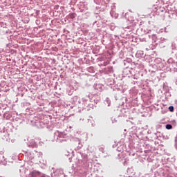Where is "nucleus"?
Listing matches in <instances>:
<instances>
[{"mask_svg":"<svg viewBox=\"0 0 177 177\" xmlns=\"http://www.w3.org/2000/svg\"><path fill=\"white\" fill-rule=\"evenodd\" d=\"M30 123L33 127L37 128H48L50 129V123L48 120V117L44 116L43 119H39L38 117H35L30 120Z\"/></svg>","mask_w":177,"mask_h":177,"instance_id":"nucleus-1","label":"nucleus"},{"mask_svg":"<svg viewBox=\"0 0 177 177\" xmlns=\"http://www.w3.org/2000/svg\"><path fill=\"white\" fill-rule=\"evenodd\" d=\"M54 140L58 143L67 142V140H68V136H67V133H66L64 131L57 130L54 133Z\"/></svg>","mask_w":177,"mask_h":177,"instance_id":"nucleus-2","label":"nucleus"},{"mask_svg":"<svg viewBox=\"0 0 177 177\" xmlns=\"http://www.w3.org/2000/svg\"><path fill=\"white\" fill-rule=\"evenodd\" d=\"M82 159L81 161L84 165V167H88L89 165V159L88 158V155L86 153H81Z\"/></svg>","mask_w":177,"mask_h":177,"instance_id":"nucleus-3","label":"nucleus"},{"mask_svg":"<svg viewBox=\"0 0 177 177\" xmlns=\"http://www.w3.org/2000/svg\"><path fill=\"white\" fill-rule=\"evenodd\" d=\"M0 164L1 165H6V160L5 156H3V151H0Z\"/></svg>","mask_w":177,"mask_h":177,"instance_id":"nucleus-4","label":"nucleus"},{"mask_svg":"<svg viewBox=\"0 0 177 177\" xmlns=\"http://www.w3.org/2000/svg\"><path fill=\"white\" fill-rule=\"evenodd\" d=\"M41 176V172L34 170L30 171L29 174V177H39Z\"/></svg>","mask_w":177,"mask_h":177,"instance_id":"nucleus-5","label":"nucleus"},{"mask_svg":"<svg viewBox=\"0 0 177 177\" xmlns=\"http://www.w3.org/2000/svg\"><path fill=\"white\" fill-rule=\"evenodd\" d=\"M104 72L106 74H113V73H114V70L113 69V66H107L104 69Z\"/></svg>","mask_w":177,"mask_h":177,"instance_id":"nucleus-6","label":"nucleus"},{"mask_svg":"<svg viewBox=\"0 0 177 177\" xmlns=\"http://www.w3.org/2000/svg\"><path fill=\"white\" fill-rule=\"evenodd\" d=\"M151 39H152V44H154V45H156V44H158V39L157 38V35H152Z\"/></svg>","mask_w":177,"mask_h":177,"instance_id":"nucleus-7","label":"nucleus"},{"mask_svg":"<svg viewBox=\"0 0 177 177\" xmlns=\"http://www.w3.org/2000/svg\"><path fill=\"white\" fill-rule=\"evenodd\" d=\"M91 100H93V102H95V103H97L100 100V97H99L98 95H94L93 97H92V99Z\"/></svg>","mask_w":177,"mask_h":177,"instance_id":"nucleus-8","label":"nucleus"},{"mask_svg":"<svg viewBox=\"0 0 177 177\" xmlns=\"http://www.w3.org/2000/svg\"><path fill=\"white\" fill-rule=\"evenodd\" d=\"M76 145H78V146L75 148V150H80L82 148V144L81 143V140H80V139H77Z\"/></svg>","mask_w":177,"mask_h":177,"instance_id":"nucleus-9","label":"nucleus"},{"mask_svg":"<svg viewBox=\"0 0 177 177\" xmlns=\"http://www.w3.org/2000/svg\"><path fill=\"white\" fill-rule=\"evenodd\" d=\"M29 147H37V142H35V140H32L31 141L29 142L28 145Z\"/></svg>","mask_w":177,"mask_h":177,"instance_id":"nucleus-10","label":"nucleus"},{"mask_svg":"<svg viewBox=\"0 0 177 177\" xmlns=\"http://www.w3.org/2000/svg\"><path fill=\"white\" fill-rule=\"evenodd\" d=\"M68 17H69V19H75V17H77V13L71 12L68 14Z\"/></svg>","mask_w":177,"mask_h":177,"instance_id":"nucleus-11","label":"nucleus"},{"mask_svg":"<svg viewBox=\"0 0 177 177\" xmlns=\"http://www.w3.org/2000/svg\"><path fill=\"white\" fill-rule=\"evenodd\" d=\"M118 151H124V145H122L117 148Z\"/></svg>","mask_w":177,"mask_h":177,"instance_id":"nucleus-12","label":"nucleus"},{"mask_svg":"<svg viewBox=\"0 0 177 177\" xmlns=\"http://www.w3.org/2000/svg\"><path fill=\"white\" fill-rule=\"evenodd\" d=\"M150 38V35H145V37L142 38V41H145V42H147V39Z\"/></svg>","mask_w":177,"mask_h":177,"instance_id":"nucleus-13","label":"nucleus"},{"mask_svg":"<svg viewBox=\"0 0 177 177\" xmlns=\"http://www.w3.org/2000/svg\"><path fill=\"white\" fill-rule=\"evenodd\" d=\"M87 71H88V73H95V68L91 66L87 68Z\"/></svg>","mask_w":177,"mask_h":177,"instance_id":"nucleus-14","label":"nucleus"},{"mask_svg":"<svg viewBox=\"0 0 177 177\" xmlns=\"http://www.w3.org/2000/svg\"><path fill=\"white\" fill-rule=\"evenodd\" d=\"M95 88L97 89V91H102V85L97 84L95 85Z\"/></svg>","mask_w":177,"mask_h":177,"instance_id":"nucleus-15","label":"nucleus"},{"mask_svg":"<svg viewBox=\"0 0 177 177\" xmlns=\"http://www.w3.org/2000/svg\"><path fill=\"white\" fill-rule=\"evenodd\" d=\"M105 103L108 104V106H110V104H111V101H110L109 98H106L105 100Z\"/></svg>","mask_w":177,"mask_h":177,"instance_id":"nucleus-16","label":"nucleus"},{"mask_svg":"<svg viewBox=\"0 0 177 177\" xmlns=\"http://www.w3.org/2000/svg\"><path fill=\"white\" fill-rule=\"evenodd\" d=\"M166 129H172V124H167L165 126Z\"/></svg>","mask_w":177,"mask_h":177,"instance_id":"nucleus-17","label":"nucleus"},{"mask_svg":"<svg viewBox=\"0 0 177 177\" xmlns=\"http://www.w3.org/2000/svg\"><path fill=\"white\" fill-rule=\"evenodd\" d=\"M169 111H171V113L174 112V106H169Z\"/></svg>","mask_w":177,"mask_h":177,"instance_id":"nucleus-18","label":"nucleus"},{"mask_svg":"<svg viewBox=\"0 0 177 177\" xmlns=\"http://www.w3.org/2000/svg\"><path fill=\"white\" fill-rule=\"evenodd\" d=\"M39 177H49V176H47V175L42 174H41V173H40V176H39Z\"/></svg>","mask_w":177,"mask_h":177,"instance_id":"nucleus-19","label":"nucleus"},{"mask_svg":"<svg viewBox=\"0 0 177 177\" xmlns=\"http://www.w3.org/2000/svg\"><path fill=\"white\" fill-rule=\"evenodd\" d=\"M56 172H60V174H63V169H57Z\"/></svg>","mask_w":177,"mask_h":177,"instance_id":"nucleus-20","label":"nucleus"},{"mask_svg":"<svg viewBox=\"0 0 177 177\" xmlns=\"http://www.w3.org/2000/svg\"><path fill=\"white\" fill-rule=\"evenodd\" d=\"M100 150L102 151V153H104V148L101 147L100 148Z\"/></svg>","mask_w":177,"mask_h":177,"instance_id":"nucleus-21","label":"nucleus"},{"mask_svg":"<svg viewBox=\"0 0 177 177\" xmlns=\"http://www.w3.org/2000/svg\"><path fill=\"white\" fill-rule=\"evenodd\" d=\"M107 64H109V62H104L102 66H107Z\"/></svg>","mask_w":177,"mask_h":177,"instance_id":"nucleus-22","label":"nucleus"},{"mask_svg":"<svg viewBox=\"0 0 177 177\" xmlns=\"http://www.w3.org/2000/svg\"><path fill=\"white\" fill-rule=\"evenodd\" d=\"M158 64V66H162V63H159V64Z\"/></svg>","mask_w":177,"mask_h":177,"instance_id":"nucleus-23","label":"nucleus"},{"mask_svg":"<svg viewBox=\"0 0 177 177\" xmlns=\"http://www.w3.org/2000/svg\"><path fill=\"white\" fill-rule=\"evenodd\" d=\"M51 128H53V126H51Z\"/></svg>","mask_w":177,"mask_h":177,"instance_id":"nucleus-24","label":"nucleus"},{"mask_svg":"<svg viewBox=\"0 0 177 177\" xmlns=\"http://www.w3.org/2000/svg\"><path fill=\"white\" fill-rule=\"evenodd\" d=\"M158 60V59H156V61Z\"/></svg>","mask_w":177,"mask_h":177,"instance_id":"nucleus-25","label":"nucleus"},{"mask_svg":"<svg viewBox=\"0 0 177 177\" xmlns=\"http://www.w3.org/2000/svg\"><path fill=\"white\" fill-rule=\"evenodd\" d=\"M92 127H93V124H92Z\"/></svg>","mask_w":177,"mask_h":177,"instance_id":"nucleus-26","label":"nucleus"},{"mask_svg":"<svg viewBox=\"0 0 177 177\" xmlns=\"http://www.w3.org/2000/svg\"><path fill=\"white\" fill-rule=\"evenodd\" d=\"M85 106H87V105H86H86H85Z\"/></svg>","mask_w":177,"mask_h":177,"instance_id":"nucleus-27","label":"nucleus"}]
</instances>
